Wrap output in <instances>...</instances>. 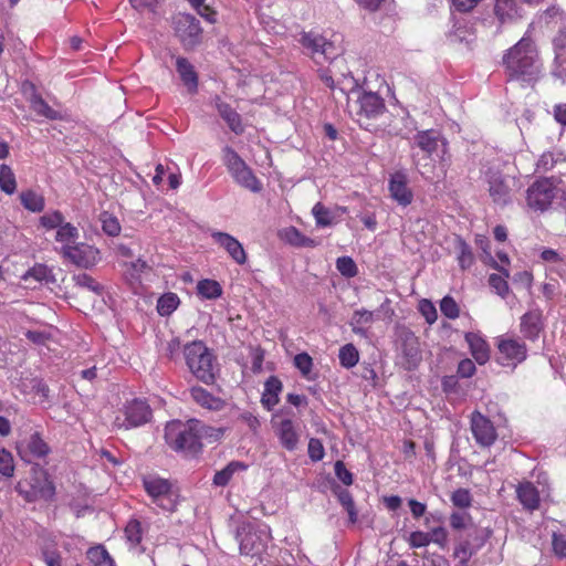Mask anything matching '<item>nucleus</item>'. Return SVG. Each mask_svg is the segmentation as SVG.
<instances>
[{
  "label": "nucleus",
  "mask_w": 566,
  "mask_h": 566,
  "mask_svg": "<svg viewBox=\"0 0 566 566\" xmlns=\"http://www.w3.org/2000/svg\"><path fill=\"white\" fill-rule=\"evenodd\" d=\"M279 235L285 243L295 248H316L319 244L318 240L304 235V233L294 226L285 227L280 230Z\"/></svg>",
  "instance_id": "29"
},
{
  "label": "nucleus",
  "mask_w": 566,
  "mask_h": 566,
  "mask_svg": "<svg viewBox=\"0 0 566 566\" xmlns=\"http://www.w3.org/2000/svg\"><path fill=\"white\" fill-rule=\"evenodd\" d=\"M80 231L73 223L66 222L56 230L55 240L60 243L59 254L64 261L77 268L90 269L96 266L102 260V252L97 247L87 242H78Z\"/></svg>",
  "instance_id": "2"
},
{
  "label": "nucleus",
  "mask_w": 566,
  "mask_h": 566,
  "mask_svg": "<svg viewBox=\"0 0 566 566\" xmlns=\"http://www.w3.org/2000/svg\"><path fill=\"white\" fill-rule=\"evenodd\" d=\"M490 534L491 531H484L473 524L464 533V536L463 534L458 536V542L453 548V557L459 559L460 565H468L472 555L476 554L486 544Z\"/></svg>",
  "instance_id": "9"
},
{
  "label": "nucleus",
  "mask_w": 566,
  "mask_h": 566,
  "mask_svg": "<svg viewBox=\"0 0 566 566\" xmlns=\"http://www.w3.org/2000/svg\"><path fill=\"white\" fill-rule=\"evenodd\" d=\"M294 366L300 370L302 376L306 379H313L312 369L314 366V360L307 352H302L301 354L294 355Z\"/></svg>",
  "instance_id": "46"
},
{
  "label": "nucleus",
  "mask_w": 566,
  "mask_h": 566,
  "mask_svg": "<svg viewBox=\"0 0 566 566\" xmlns=\"http://www.w3.org/2000/svg\"><path fill=\"white\" fill-rule=\"evenodd\" d=\"M494 13L501 24L514 21L518 15L516 0H495Z\"/></svg>",
  "instance_id": "33"
},
{
  "label": "nucleus",
  "mask_w": 566,
  "mask_h": 566,
  "mask_svg": "<svg viewBox=\"0 0 566 566\" xmlns=\"http://www.w3.org/2000/svg\"><path fill=\"white\" fill-rule=\"evenodd\" d=\"M238 536L241 554L250 555V557L262 558L264 552L268 549L271 533L266 530L254 528L252 524H248L239 530Z\"/></svg>",
  "instance_id": "11"
},
{
  "label": "nucleus",
  "mask_w": 566,
  "mask_h": 566,
  "mask_svg": "<svg viewBox=\"0 0 566 566\" xmlns=\"http://www.w3.org/2000/svg\"><path fill=\"white\" fill-rule=\"evenodd\" d=\"M153 417L151 407L145 399L134 398L117 410L113 424L116 429L128 430L144 426Z\"/></svg>",
  "instance_id": "6"
},
{
  "label": "nucleus",
  "mask_w": 566,
  "mask_h": 566,
  "mask_svg": "<svg viewBox=\"0 0 566 566\" xmlns=\"http://www.w3.org/2000/svg\"><path fill=\"white\" fill-rule=\"evenodd\" d=\"M516 495L524 510L535 511L541 506V493L532 482H520L516 488Z\"/></svg>",
  "instance_id": "27"
},
{
  "label": "nucleus",
  "mask_w": 566,
  "mask_h": 566,
  "mask_svg": "<svg viewBox=\"0 0 566 566\" xmlns=\"http://www.w3.org/2000/svg\"><path fill=\"white\" fill-rule=\"evenodd\" d=\"M464 340L469 350L479 365H484L491 358V346L480 332H465Z\"/></svg>",
  "instance_id": "21"
},
{
  "label": "nucleus",
  "mask_w": 566,
  "mask_h": 566,
  "mask_svg": "<svg viewBox=\"0 0 566 566\" xmlns=\"http://www.w3.org/2000/svg\"><path fill=\"white\" fill-rule=\"evenodd\" d=\"M373 321H374L373 311L357 310L354 312V315H353V324H354L353 331L355 333H365V331L361 329V327H357V325L371 324Z\"/></svg>",
  "instance_id": "55"
},
{
  "label": "nucleus",
  "mask_w": 566,
  "mask_h": 566,
  "mask_svg": "<svg viewBox=\"0 0 566 566\" xmlns=\"http://www.w3.org/2000/svg\"><path fill=\"white\" fill-rule=\"evenodd\" d=\"M308 457L313 461L323 460L325 457V448L317 438H311L308 441Z\"/></svg>",
  "instance_id": "59"
},
{
  "label": "nucleus",
  "mask_w": 566,
  "mask_h": 566,
  "mask_svg": "<svg viewBox=\"0 0 566 566\" xmlns=\"http://www.w3.org/2000/svg\"><path fill=\"white\" fill-rule=\"evenodd\" d=\"M176 70L187 91L191 95L198 93L199 77L193 64L187 57L179 56L176 59Z\"/></svg>",
  "instance_id": "26"
},
{
  "label": "nucleus",
  "mask_w": 566,
  "mask_h": 566,
  "mask_svg": "<svg viewBox=\"0 0 566 566\" xmlns=\"http://www.w3.org/2000/svg\"><path fill=\"white\" fill-rule=\"evenodd\" d=\"M385 109L386 104L379 94H376V92H360L354 108H350L349 112L354 114L360 126H368L369 119L382 115Z\"/></svg>",
  "instance_id": "12"
},
{
  "label": "nucleus",
  "mask_w": 566,
  "mask_h": 566,
  "mask_svg": "<svg viewBox=\"0 0 566 566\" xmlns=\"http://www.w3.org/2000/svg\"><path fill=\"white\" fill-rule=\"evenodd\" d=\"M276 434L283 449L292 450L297 449L300 443V433L297 427L292 419H281L276 426Z\"/></svg>",
  "instance_id": "25"
},
{
  "label": "nucleus",
  "mask_w": 566,
  "mask_h": 566,
  "mask_svg": "<svg viewBox=\"0 0 566 566\" xmlns=\"http://www.w3.org/2000/svg\"><path fill=\"white\" fill-rule=\"evenodd\" d=\"M165 440L177 452L200 453L202 444L198 440V419H188L187 422H168L165 428Z\"/></svg>",
  "instance_id": "4"
},
{
  "label": "nucleus",
  "mask_w": 566,
  "mask_h": 566,
  "mask_svg": "<svg viewBox=\"0 0 566 566\" xmlns=\"http://www.w3.org/2000/svg\"><path fill=\"white\" fill-rule=\"evenodd\" d=\"M51 275V270L46 265H42V263H36V265L29 268L28 271L22 274L23 281H30V279H34L36 282L49 281Z\"/></svg>",
  "instance_id": "48"
},
{
  "label": "nucleus",
  "mask_w": 566,
  "mask_h": 566,
  "mask_svg": "<svg viewBox=\"0 0 566 566\" xmlns=\"http://www.w3.org/2000/svg\"><path fill=\"white\" fill-rule=\"evenodd\" d=\"M334 470H335L336 476H338V479L344 484H347V486H348V484H353V482H354L353 473L350 472V470L347 469L344 460H336V462L334 464Z\"/></svg>",
  "instance_id": "61"
},
{
  "label": "nucleus",
  "mask_w": 566,
  "mask_h": 566,
  "mask_svg": "<svg viewBox=\"0 0 566 566\" xmlns=\"http://www.w3.org/2000/svg\"><path fill=\"white\" fill-rule=\"evenodd\" d=\"M223 164L240 186L252 191L262 190L260 179L231 146H224L223 148Z\"/></svg>",
  "instance_id": "7"
},
{
  "label": "nucleus",
  "mask_w": 566,
  "mask_h": 566,
  "mask_svg": "<svg viewBox=\"0 0 566 566\" xmlns=\"http://www.w3.org/2000/svg\"><path fill=\"white\" fill-rule=\"evenodd\" d=\"M509 275H510L509 271L504 270L503 275L497 274V273H492L489 276L490 286L493 287L494 291H496V293L499 295H501V297H505V295H507L510 292V284L507 282Z\"/></svg>",
  "instance_id": "47"
},
{
  "label": "nucleus",
  "mask_w": 566,
  "mask_h": 566,
  "mask_svg": "<svg viewBox=\"0 0 566 566\" xmlns=\"http://www.w3.org/2000/svg\"><path fill=\"white\" fill-rule=\"evenodd\" d=\"M334 493L336 494L339 503L348 513L349 523H356V521L358 520V511L356 509L355 500L349 490L342 489V486H336L334 489Z\"/></svg>",
  "instance_id": "36"
},
{
  "label": "nucleus",
  "mask_w": 566,
  "mask_h": 566,
  "mask_svg": "<svg viewBox=\"0 0 566 566\" xmlns=\"http://www.w3.org/2000/svg\"><path fill=\"white\" fill-rule=\"evenodd\" d=\"M451 503L460 510L472 506V495L468 489H457L451 493Z\"/></svg>",
  "instance_id": "51"
},
{
  "label": "nucleus",
  "mask_w": 566,
  "mask_h": 566,
  "mask_svg": "<svg viewBox=\"0 0 566 566\" xmlns=\"http://www.w3.org/2000/svg\"><path fill=\"white\" fill-rule=\"evenodd\" d=\"M338 358L344 368H353L359 360V350L354 344H345L339 348Z\"/></svg>",
  "instance_id": "42"
},
{
  "label": "nucleus",
  "mask_w": 566,
  "mask_h": 566,
  "mask_svg": "<svg viewBox=\"0 0 566 566\" xmlns=\"http://www.w3.org/2000/svg\"><path fill=\"white\" fill-rule=\"evenodd\" d=\"M300 42L304 48L308 49L313 55L322 54L324 57L329 59L333 54V43L325 40L322 34L315 33V31H304L301 34Z\"/></svg>",
  "instance_id": "23"
},
{
  "label": "nucleus",
  "mask_w": 566,
  "mask_h": 566,
  "mask_svg": "<svg viewBox=\"0 0 566 566\" xmlns=\"http://www.w3.org/2000/svg\"><path fill=\"white\" fill-rule=\"evenodd\" d=\"M30 106L36 115L44 116L48 119H60L62 115L60 112L54 111L51 105L40 94H32L30 99Z\"/></svg>",
  "instance_id": "35"
},
{
  "label": "nucleus",
  "mask_w": 566,
  "mask_h": 566,
  "mask_svg": "<svg viewBox=\"0 0 566 566\" xmlns=\"http://www.w3.org/2000/svg\"><path fill=\"white\" fill-rule=\"evenodd\" d=\"M102 230L104 233L108 234V237H117V234L122 231V226L117 219V217L112 216V213L104 212L102 213Z\"/></svg>",
  "instance_id": "50"
},
{
  "label": "nucleus",
  "mask_w": 566,
  "mask_h": 566,
  "mask_svg": "<svg viewBox=\"0 0 566 566\" xmlns=\"http://www.w3.org/2000/svg\"><path fill=\"white\" fill-rule=\"evenodd\" d=\"M388 189L390 190L391 197L399 205L407 207V205L411 203L413 193L408 187V177L405 172H395L389 180Z\"/></svg>",
  "instance_id": "22"
},
{
  "label": "nucleus",
  "mask_w": 566,
  "mask_h": 566,
  "mask_svg": "<svg viewBox=\"0 0 566 566\" xmlns=\"http://www.w3.org/2000/svg\"><path fill=\"white\" fill-rule=\"evenodd\" d=\"M420 312L429 324H434L438 318V312L431 301L424 300L420 303Z\"/></svg>",
  "instance_id": "64"
},
{
  "label": "nucleus",
  "mask_w": 566,
  "mask_h": 566,
  "mask_svg": "<svg viewBox=\"0 0 566 566\" xmlns=\"http://www.w3.org/2000/svg\"><path fill=\"white\" fill-rule=\"evenodd\" d=\"M473 524V517L468 512H451L449 515V526L459 535L470 530Z\"/></svg>",
  "instance_id": "39"
},
{
  "label": "nucleus",
  "mask_w": 566,
  "mask_h": 566,
  "mask_svg": "<svg viewBox=\"0 0 566 566\" xmlns=\"http://www.w3.org/2000/svg\"><path fill=\"white\" fill-rule=\"evenodd\" d=\"M282 390L283 385L280 378L275 377V375L269 377L264 382V388L261 396L262 406L268 410L273 409V407L280 402V394Z\"/></svg>",
  "instance_id": "30"
},
{
  "label": "nucleus",
  "mask_w": 566,
  "mask_h": 566,
  "mask_svg": "<svg viewBox=\"0 0 566 566\" xmlns=\"http://www.w3.org/2000/svg\"><path fill=\"white\" fill-rule=\"evenodd\" d=\"M544 328L545 323L543 319V311L531 310L522 315L520 322V332L523 334L524 338L534 342V339L538 338Z\"/></svg>",
  "instance_id": "20"
},
{
  "label": "nucleus",
  "mask_w": 566,
  "mask_h": 566,
  "mask_svg": "<svg viewBox=\"0 0 566 566\" xmlns=\"http://www.w3.org/2000/svg\"><path fill=\"white\" fill-rule=\"evenodd\" d=\"M247 468H249V465L245 464V462H241V460H231V462H229V464H227L222 470H218V472L214 473L213 484L217 486H227L237 471L247 470Z\"/></svg>",
  "instance_id": "34"
},
{
  "label": "nucleus",
  "mask_w": 566,
  "mask_h": 566,
  "mask_svg": "<svg viewBox=\"0 0 566 566\" xmlns=\"http://www.w3.org/2000/svg\"><path fill=\"white\" fill-rule=\"evenodd\" d=\"M189 371L198 381L214 385L217 380V357L202 340H192L182 347Z\"/></svg>",
  "instance_id": "3"
},
{
  "label": "nucleus",
  "mask_w": 566,
  "mask_h": 566,
  "mask_svg": "<svg viewBox=\"0 0 566 566\" xmlns=\"http://www.w3.org/2000/svg\"><path fill=\"white\" fill-rule=\"evenodd\" d=\"M30 490H23V483L19 482L17 489L20 493H24L28 501L45 500L51 501L55 495V485L53 480H50L49 473L43 469H32V478L29 483Z\"/></svg>",
  "instance_id": "13"
},
{
  "label": "nucleus",
  "mask_w": 566,
  "mask_h": 566,
  "mask_svg": "<svg viewBox=\"0 0 566 566\" xmlns=\"http://www.w3.org/2000/svg\"><path fill=\"white\" fill-rule=\"evenodd\" d=\"M180 297L176 293H165L157 301L159 315H171L178 308Z\"/></svg>",
  "instance_id": "43"
},
{
  "label": "nucleus",
  "mask_w": 566,
  "mask_h": 566,
  "mask_svg": "<svg viewBox=\"0 0 566 566\" xmlns=\"http://www.w3.org/2000/svg\"><path fill=\"white\" fill-rule=\"evenodd\" d=\"M430 542L438 544L439 547H447L448 530H446L444 526H436V528L429 531V544Z\"/></svg>",
  "instance_id": "60"
},
{
  "label": "nucleus",
  "mask_w": 566,
  "mask_h": 566,
  "mask_svg": "<svg viewBox=\"0 0 566 566\" xmlns=\"http://www.w3.org/2000/svg\"><path fill=\"white\" fill-rule=\"evenodd\" d=\"M455 248L458 251V263L460 268L468 269L472 266L474 262V255L471 247L468 245L467 241L461 239V237H457Z\"/></svg>",
  "instance_id": "40"
},
{
  "label": "nucleus",
  "mask_w": 566,
  "mask_h": 566,
  "mask_svg": "<svg viewBox=\"0 0 566 566\" xmlns=\"http://www.w3.org/2000/svg\"><path fill=\"white\" fill-rule=\"evenodd\" d=\"M20 202L30 211H42L45 208V199L42 195H38L35 190L28 189L20 192Z\"/></svg>",
  "instance_id": "38"
},
{
  "label": "nucleus",
  "mask_w": 566,
  "mask_h": 566,
  "mask_svg": "<svg viewBox=\"0 0 566 566\" xmlns=\"http://www.w3.org/2000/svg\"><path fill=\"white\" fill-rule=\"evenodd\" d=\"M422 359L423 350L418 335L411 331L401 332L397 345L396 364L406 371H413V369L419 368Z\"/></svg>",
  "instance_id": "8"
},
{
  "label": "nucleus",
  "mask_w": 566,
  "mask_h": 566,
  "mask_svg": "<svg viewBox=\"0 0 566 566\" xmlns=\"http://www.w3.org/2000/svg\"><path fill=\"white\" fill-rule=\"evenodd\" d=\"M410 547H426L430 544V531H412L408 536Z\"/></svg>",
  "instance_id": "58"
},
{
  "label": "nucleus",
  "mask_w": 566,
  "mask_h": 566,
  "mask_svg": "<svg viewBox=\"0 0 566 566\" xmlns=\"http://www.w3.org/2000/svg\"><path fill=\"white\" fill-rule=\"evenodd\" d=\"M17 451L20 459L33 461L35 459H44L51 449L40 432H33L28 439L18 443Z\"/></svg>",
  "instance_id": "18"
},
{
  "label": "nucleus",
  "mask_w": 566,
  "mask_h": 566,
  "mask_svg": "<svg viewBox=\"0 0 566 566\" xmlns=\"http://www.w3.org/2000/svg\"><path fill=\"white\" fill-rule=\"evenodd\" d=\"M415 145L418 146L427 156H432L433 153L439 147V144L442 139V135L439 130H434V128H429V130H420L413 136Z\"/></svg>",
  "instance_id": "31"
},
{
  "label": "nucleus",
  "mask_w": 566,
  "mask_h": 566,
  "mask_svg": "<svg viewBox=\"0 0 566 566\" xmlns=\"http://www.w3.org/2000/svg\"><path fill=\"white\" fill-rule=\"evenodd\" d=\"M175 32L186 49H193L201 41L202 28L198 18L179 13L175 18Z\"/></svg>",
  "instance_id": "16"
},
{
  "label": "nucleus",
  "mask_w": 566,
  "mask_h": 566,
  "mask_svg": "<svg viewBox=\"0 0 566 566\" xmlns=\"http://www.w3.org/2000/svg\"><path fill=\"white\" fill-rule=\"evenodd\" d=\"M74 280L77 285H81L82 287H86L90 291L95 292L96 294H101L103 286L98 283V281L94 280L91 274L87 273H80L74 276Z\"/></svg>",
  "instance_id": "57"
},
{
  "label": "nucleus",
  "mask_w": 566,
  "mask_h": 566,
  "mask_svg": "<svg viewBox=\"0 0 566 566\" xmlns=\"http://www.w3.org/2000/svg\"><path fill=\"white\" fill-rule=\"evenodd\" d=\"M125 537L133 545L140 544L143 539V528L142 522H139V520H129L125 527Z\"/></svg>",
  "instance_id": "49"
},
{
  "label": "nucleus",
  "mask_w": 566,
  "mask_h": 566,
  "mask_svg": "<svg viewBox=\"0 0 566 566\" xmlns=\"http://www.w3.org/2000/svg\"><path fill=\"white\" fill-rule=\"evenodd\" d=\"M14 472V459L8 449H0V473L3 476H12Z\"/></svg>",
  "instance_id": "56"
},
{
  "label": "nucleus",
  "mask_w": 566,
  "mask_h": 566,
  "mask_svg": "<svg viewBox=\"0 0 566 566\" xmlns=\"http://www.w3.org/2000/svg\"><path fill=\"white\" fill-rule=\"evenodd\" d=\"M440 311L448 318H458L460 315V307L452 296H444L440 301Z\"/></svg>",
  "instance_id": "54"
},
{
  "label": "nucleus",
  "mask_w": 566,
  "mask_h": 566,
  "mask_svg": "<svg viewBox=\"0 0 566 566\" xmlns=\"http://www.w3.org/2000/svg\"><path fill=\"white\" fill-rule=\"evenodd\" d=\"M182 349L181 340L178 337H172L166 343L165 354L169 359L176 361L179 358Z\"/></svg>",
  "instance_id": "62"
},
{
  "label": "nucleus",
  "mask_w": 566,
  "mask_h": 566,
  "mask_svg": "<svg viewBox=\"0 0 566 566\" xmlns=\"http://www.w3.org/2000/svg\"><path fill=\"white\" fill-rule=\"evenodd\" d=\"M143 488L151 502L164 511H176L178 507V490L174 482L158 473H147L142 478Z\"/></svg>",
  "instance_id": "5"
},
{
  "label": "nucleus",
  "mask_w": 566,
  "mask_h": 566,
  "mask_svg": "<svg viewBox=\"0 0 566 566\" xmlns=\"http://www.w3.org/2000/svg\"><path fill=\"white\" fill-rule=\"evenodd\" d=\"M212 238L214 239L216 243L224 248L227 253H229L231 259L238 262V264H244V262H247V252L241 242H239L235 237L226 232H213Z\"/></svg>",
  "instance_id": "24"
},
{
  "label": "nucleus",
  "mask_w": 566,
  "mask_h": 566,
  "mask_svg": "<svg viewBox=\"0 0 566 566\" xmlns=\"http://www.w3.org/2000/svg\"><path fill=\"white\" fill-rule=\"evenodd\" d=\"M87 556L95 566H114V559L104 546L91 547Z\"/></svg>",
  "instance_id": "45"
},
{
  "label": "nucleus",
  "mask_w": 566,
  "mask_h": 566,
  "mask_svg": "<svg viewBox=\"0 0 566 566\" xmlns=\"http://www.w3.org/2000/svg\"><path fill=\"white\" fill-rule=\"evenodd\" d=\"M516 179L500 171H488L489 195L494 203L507 205L512 200Z\"/></svg>",
  "instance_id": "17"
},
{
  "label": "nucleus",
  "mask_w": 566,
  "mask_h": 566,
  "mask_svg": "<svg viewBox=\"0 0 566 566\" xmlns=\"http://www.w3.org/2000/svg\"><path fill=\"white\" fill-rule=\"evenodd\" d=\"M224 434L223 428H213V426H207L205 422L198 419V441L202 443V440L208 442H217Z\"/></svg>",
  "instance_id": "44"
},
{
  "label": "nucleus",
  "mask_w": 566,
  "mask_h": 566,
  "mask_svg": "<svg viewBox=\"0 0 566 566\" xmlns=\"http://www.w3.org/2000/svg\"><path fill=\"white\" fill-rule=\"evenodd\" d=\"M503 65L509 80L522 85L536 82L542 73L538 52L531 38H522L503 54Z\"/></svg>",
  "instance_id": "1"
},
{
  "label": "nucleus",
  "mask_w": 566,
  "mask_h": 566,
  "mask_svg": "<svg viewBox=\"0 0 566 566\" xmlns=\"http://www.w3.org/2000/svg\"><path fill=\"white\" fill-rule=\"evenodd\" d=\"M471 433L480 447H491L497 440V429L488 416L474 409L469 417Z\"/></svg>",
  "instance_id": "15"
},
{
  "label": "nucleus",
  "mask_w": 566,
  "mask_h": 566,
  "mask_svg": "<svg viewBox=\"0 0 566 566\" xmlns=\"http://www.w3.org/2000/svg\"><path fill=\"white\" fill-rule=\"evenodd\" d=\"M556 196V186L551 178H539L526 191V203L533 210H547Z\"/></svg>",
  "instance_id": "14"
},
{
  "label": "nucleus",
  "mask_w": 566,
  "mask_h": 566,
  "mask_svg": "<svg viewBox=\"0 0 566 566\" xmlns=\"http://www.w3.org/2000/svg\"><path fill=\"white\" fill-rule=\"evenodd\" d=\"M336 268L345 277H355L358 273V268L352 256H339L336 260Z\"/></svg>",
  "instance_id": "52"
},
{
  "label": "nucleus",
  "mask_w": 566,
  "mask_h": 566,
  "mask_svg": "<svg viewBox=\"0 0 566 566\" xmlns=\"http://www.w3.org/2000/svg\"><path fill=\"white\" fill-rule=\"evenodd\" d=\"M197 294L202 298H218L223 294V287L217 280H199L197 283Z\"/></svg>",
  "instance_id": "37"
},
{
  "label": "nucleus",
  "mask_w": 566,
  "mask_h": 566,
  "mask_svg": "<svg viewBox=\"0 0 566 566\" xmlns=\"http://www.w3.org/2000/svg\"><path fill=\"white\" fill-rule=\"evenodd\" d=\"M553 552L557 557H566V537L559 533H553L552 535Z\"/></svg>",
  "instance_id": "63"
},
{
  "label": "nucleus",
  "mask_w": 566,
  "mask_h": 566,
  "mask_svg": "<svg viewBox=\"0 0 566 566\" xmlns=\"http://www.w3.org/2000/svg\"><path fill=\"white\" fill-rule=\"evenodd\" d=\"M344 213H348V207L346 206H335L331 209L323 202H316L312 208V216L315 219V226L318 228L333 227V224L339 223Z\"/></svg>",
  "instance_id": "19"
},
{
  "label": "nucleus",
  "mask_w": 566,
  "mask_h": 566,
  "mask_svg": "<svg viewBox=\"0 0 566 566\" xmlns=\"http://www.w3.org/2000/svg\"><path fill=\"white\" fill-rule=\"evenodd\" d=\"M216 107L221 118L228 124L231 132L243 134L245 126L239 112L234 111L228 102H223L221 97H216Z\"/></svg>",
  "instance_id": "28"
},
{
  "label": "nucleus",
  "mask_w": 566,
  "mask_h": 566,
  "mask_svg": "<svg viewBox=\"0 0 566 566\" xmlns=\"http://www.w3.org/2000/svg\"><path fill=\"white\" fill-rule=\"evenodd\" d=\"M40 222L43 227L48 228V230H51V228H59L63 227L65 224V217L60 210H54L53 212L45 213L40 218Z\"/></svg>",
  "instance_id": "53"
},
{
  "label": "nucleus",
  "mask_w": 566,
  "mask_h": 566,
  "mask_svg": "<svg viewBox=\"0 0 566 566\" xmlns=\"http://www.w3.org/2000/svg\"><path fill=\"white\" fill-rule=\"evenodd\" d=\"M0 189L9 196H12L17 189L15 174L8 165H0Z\"/></svg>",
  "instance_id": "41"
},
{
  "label": "nucleus",
  "mask_w": 566,
  "mask_h": 566,
  "mask_svg": "<svg viewBox=\"0 0 566 566\" xmlns=\"http://www.w3.org/2000/svg\"><path fill=\"white\" fill-rule=\"evenodd\" d=\"M496 361L511 368H516L520 363L525 361L528 352L525 342L511 335H500L496 338Z\"/></svg>",
  "instance_id": "10"
},
{
  "label": "nucleus",
  "mask_w": 566,
  "mask_h": 566,
  "mask_svg": "<svg viewBox=\"0 0 566 566\" xmlns=\"http://www.w3.org/2000/svg\"><path fill=\"white\" fill-rule=\"evenodd\" d=\"M190 396L199 406L205 409L220 410L224 406V401L220 396H214L203 387H191Z\"/></svg>",
  "instance_id": "32"
}]
</instances>
